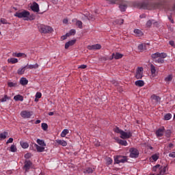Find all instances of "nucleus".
<instances>
[{"mask_svg":"<svg viewBox=\"0 0 175 175\" xmlns=\"http://www.w3.org/2000/svg\"><path fill=\"white\" fill-rule=\"evenodd\" d=\"M113 131L116 133H120L121 139H129L130 137H132V132L131 131L125 132L118 127L115 128Z\"/></svg>","mask_w":175,"mask_h":175,"instance_id":"1","label":"nucleus"},{"mask_svg":"<svg viewBox=\"0 0 175 175\" xmlns=\"http://www.w3.org/2000/svg\"><path fill=\"white\" fill-rule=\"evenodd\" d=\"M38 29L41 33H51V32L54 31L53 27L44 25H40L38 27Z\"/></svg>","mask_w":175,"mask_h":175,"instance_id":"2","label":"nucleus"},{"mask_svg":"<svg viewBox=\"0 0 175 175\" xmlns=\"http://www.w3.org/2000/svg\"><path fill=\"white\" fill-rule=\"evenodd\" d=\"M29 12L24 10L21 12H16L14 14V17H18V18H24V20L28 21L29 18Z\"/></svg>","mask_w":175,"mask_h":175,"instance_id":"3","label":"nucleus"},{"mask_svg":"<svg viewBox=\"0 0 175 175\" xmlns=\"http://www.w3.org/2000/svg\"><path fill=\"white\" fill-rule=\"evenodd\" d=\"M115 163H125V162H128V157L118 155L114 157Z\"/></svg>","mask_w":175,"mask_h":175,"instance_id":"4","label":"nucleus"},{"mask_svg":"<svg viewBox=\"0 0 175 175\" xmlns=\"http://www.w3.org/2000/svg\"><path fill=\"white\" fill-rule=\"evenodd\" d=\"M138 8H139V9H146L148 10H151V9H155L157 7H153L152 4L151 3L144 2L139 3L138 4Z\"/></svg>","mask_w":175,"mask_h":175,"instance_id":"5","label":"nucleus"},{"mask_svg":"<svg viewBox=\"0 0 175 175\" xmlns=\"http://www.w3.org/2000/svg\"><path fill=\"white\" fill-rule=\"evenodd\" d=\"M129 157L130 158H139V150L135 148H131L129 149Z\"/></svg>","mask_w":175,"mask_h":175,"instance_id":"6","label":"nucleus"},{"mask_svg":"<svg viewBox=\"0 0 175 175\" xmlns=\"http://www.w3.org/2000/svg\"><path fill=\"white\" fill-rule=\"evenodd\" d=\"M143 70H144L143 67H138L137 68L136 72H135V77L137 79L140 80L143 78Z\"/></svg>","mask_w":175,"mask_h":175,"instance_id":"7","label":"nucleus"},{"mask_svg":"<svg viewBox=\"0 0 175 175\" xmlns=\"http://www.w3.org/2000/svg\"><path fill=\"white\" fill-rule=\"evenodd\" d=\"M32 116H33V111L25 110L21 112V116L22 117V118H31Z\"/></svg>","mask_w":175,"mask_h":175,"instance_id":"8","label":"nucleus"},{"mask_svg":"<svg viewBox=\"0 0 175 175\" xmlns=\"http://www.w3.org/2000/svg\"><path fill=\"white\" fill-rule=\"evenodd\" d=\"M32 167V162L31 161H25L23 169L25 172H29V169Z\"/></svg>","mask_w":175,"mask_h":175,"instance_id":"9","label":"nucleus"},{"mask_svg":"<svg viewBox=\"0 0 175 175\" xmlns=\"http://www.w3.org/2000/svg\"><path fill=\"white\" fill-rule=\"evenodd\" d=\"M102 49V45L100 44H96L93 45L88 46V50H100Z\"/></svg>","mask_w":175,"mask_h":175,"instance_id":"10","label":"nucleus"},{"mask_svg":"<svg viewBox=\"0 0 175 175\" xmlns=\"http://www.w3.org/2000/svg\"><path fill=\"white\" fill-rule=\"evenodd\" d=\"M163 133H165V127L160 128L156 131V135L157 137H162L163 136Z\"/></svg>","mask_w":175,"mask_h":175,"instance_id":"11","label":"nucleus"},{"mask_svg":"<svg viewBox=\"0 0 175 175\" xmlns=\"http://www.w3.org/2000/svg\"><path fill=\"white\" fill-rule=\"evenodd\" d=\"M31 9L33 12H35L36 13H39V4L36 2H33L32 5L31 6Z\"/></svg>","mask_w":175,"mask_h":175,"instance_id":"12","label":"nucleus"},{"mask_svg":"<svg viewBox=\"0 0 175 175\" xmlns=\"http://www.w3.org/2000/svg\"><path fill=\"white\" fill-rule=\"evenodd\" d=\"M166 170H167V166L159 167L158 175L166 174Z\"/></svg>","mask_w":175,"mask_h":175,"instance_id":"13","label":"nucleus"},{"mask_svg":"<svg viewBox=\"0 0 175 175\" xmlns=\"http://www.w3.org/2000/svg\"><path fill=\"white\" fill-rule=\"evenodd\" d=\"M149 159L150 162H157V161L159 159V153H156L154 154H152Z\"/></svg>","mask_w":175,"mask_h":175,"instance_id":"14","label":"nucleus"},{"mask_svg":"<svg viewBox=\"0 0 175 175\" xmlns=\"http://www.w3.org/2000/svg\"><path fill=\"white\" fill-rule=\"evenodd\" d=\"M150 72L152 77H155V76H157V68H155V66H154V64H150Z\"/></svg>","mask_w":175,"mask_h":175,"instance_id":"15","label":"nucleus"},{"mask_svg":"<svg viewBox=\"0 0 175 175\" xmlns=\"http://www.w3.org/2000/svg\"><path fill=\"white\" fill-rule=\"evenodd\" d=\"M76 43V40H71L65 44V49L68 50L70 46H73Z\"/></svg>","mask_w":175,"mask_h":175,"instance_id":"16","label":"nucleus"},{"mask_svg":"<svg viewBox=\"0 0 175 175\" xmlns=\"http://www.w3.org/2000/svg\"><path fill=\"white\" fill-rule=\"evenodd\" d=\"M12 57H17L18 58L23 57V58H27V55L23 53H13Z\"/></svg>","mask_w":175,"mask_h":175,"instance_id":"17","label":"nucleus"},{"mask_svg":"<svg viewBox=\"0 0 175 175\" xmlns=\"http://www.w3.org/2000/svg\"><path fill=\"white\" fill-rule=\"evenodd\" d=\"M55 142L57 144H60V146H62L63 147H66V146H68V143L65 140L56 139Z\"/></svg>","mask_w":175,"mask_h":175,"instance_id":"18","label":"nucleus"},{"mask_svg":"<svg viewBox=\"0 0 175 175\" xmlns=\"http://www.w3.org/2000/svg\"><path fill=\"white\" fill-rule=\"evenodd\" d=\"M122 57H124V55H122L120 53H116L112 54V57L114 58L115 59H121V58Z\"/></svg>","mask_w":175,"mask_h":175,"instance_id":"19","label":"nucleus"},{"mask_svg":"<svg viewBox=\"0 0 175 175\" xmlns=\"http://www.w3.org/2000/svg\"><path fill=\"white\" fill-rule=\"evenodd\" d=\"M138 50L141 52L144 51V50H147V44H140L138 45Z\"/></svg>","mask_w":175,"mask_h":175,"instance_id":"20","label":"nucleus"},{"mask_svg":"<svg viewBox=\"0 0 175 175\" xmlns=\"http://www.w3.org/2000/svg\"><path fill=\"white\" fill-rule=\"evenodd\" d=\"M39 68V64H27L26 66V69H38Z\"/></svg>","mask_w":175,"mask_h":175,"instance_id":"21","label":"nucleus"},{"mask_svg":"<svg viewBox=\"0 0 175 175\" xmlns=\"http://www.w3.org/2000/svg\"><path fill=\"white\" fill-rule=\"evenodd\" d=\"M126 3H122L119 5L121 12H125V10H126Z\"/></svg>","mask_w":175,"mask_h":175,"instance_id":"22","label":"nucleus"},{"mask_svg":"<svg viewBox=\"0 0 175 175\" xmlns=\"http://www.w3.org/2000/svg\"><path fill=\"white\" fill-rule=\"evenodd\" d=\"M8 64H17L18 62V59L17 58L11 57L8 59Z\"/></svg>","mask_w":175,"mask_h":175,"instance_id":"23","label":"nucleus"},{"mask_svg":"<svg viewBox=\"0 0 175 175\" xmlns=\"http://www.w3.org/2000/svg\"><path fill=\"white\" fill-rule=\"evenodd\" d=\"M19 83L21 84V85H27V84H28V79H26L25 77H22L20 79Z\"/></svg>","mask_w":175,"mask_h":175,"instance_id":"24","label":"nucleus"},{"mask_svg":"<svg viewBox=\"0 0 175 175\" xmlns=\"http://www.w3.org/2000/svg\"><path fill=\"white\" fill-rule=\"evenodd\" d=\"M14 99L16 101H18L20 100L21 102H23L24 100V97H23V96L18 94L16 95L15 96H14Z\"/></svg>","mask_w":175,"mask_h":175,"instance_id":"25","label":"nucleus"},{"mask_svg":"<svg viewBox=\"0 0 175 175\" xmlns=\"http://www.w3.org/2000/svg\"><path fill=\"white\" fill-rule=\"evenodd\" d=\"M35 146L38 152H43L44 151V146H40L36 144H35Z\"/></svg>","mask_w":175,"mask_h":175,"instance_id":"26","label":"nucleus"},{"mask_svg":"<svg viewBox=\"0 0 175 175\" xmlns=\"http://www.w3.org/2000/svg\"><path fill=\"white\" fill-rule=\"evenodd\" d=\"M135 84L137 87H143L144 86V81H142V80L136 81Z\"/></svg>","mask_w":175,"mask_h":175,"instance_id":"27","label":"nucleus"},{"mask_svg":"<svg viewBox=\"0 0 175 175\" xmlns=\"http://www.w3.org/2000/svg\"><path fill=\"white\" fill-rule=\"evenodd\" d=\"M25 69H27L26 66L23 68H18L17 71L18 75H24V73L25 72Z\"/></svg>","mask_w":175,"mask_h":175,"instance_id":"28","label":"nucleus"},{"mask_svg":"<svg viewBox=\"0 0 175 175\" xmlns=\"http://www.w3.org/2000/svg\"><path fill=\"white\" fill-rule=\"evenodd\" d=\"M20 144L22 147V148H28L29 147V144H28L27 142H21Z\"/></svg>","mask_w":175,"mask_h":175,"instance_id":"29","label":"nucleus"},{"mask_svg":"<svg viewBox=\"0 0 175 175\" xmlns=\"http://www.w3.org/2000/svg\"><path fill=\"white\" fill-rule=\"evenodd\" d=\"M154 62L156 64H163V62H165V59L162 57H157V59L154 60Z\"/></svg>","mask_w":175,"mask_h":175,"instance_id":"30","label":"nucleus"},{"mask_svg":"<svg viewBox=\"0 0 175 175\" xmlns=\"http://www.w3.org/2000/svg\"><path fill=\"white\" fill-rule=\"evenodd\" d=\"M8 86L10 88H13V87H17V82H8Z\"/></svg>","mask_w":175,"mask_h":175,"instance_id":"31","label":"nucleus"},{"mask_svg":"<svg viewBox=\"0 0 175 175\" xmlns=\"http://www.w3.org/2000/svg\"><path fill=\"white\" fill-rule=\"evenodd\" d=\"M134 33H135L137 36H143V32L137 29L134 30Z\"/></svg>","mask_w":175,"mask_h":175,"instance_id":"32","label":"nucleus"},{"mask_svg":"<svg viewBox=\"0 0 175 175\" xmlns=\"http://www.w3.org/2000/svg\"><path fill=\"white\" fill-rule=\"evenodd\" d=\"M37 143L39 144V146H41L42 147H46V144L44 143V141L38 139H37Z\"/></svg>","mask_w":175,"mask_h":175,"instance_id":"33","label":"nucleus"},{"mask_svg":"<svg viewBox=\"0 0 175 175\" xmlns=\"http://www.w3.org/2000/svg\"><path fill=\"white\" fill-rule=\"evenodd\" d=\"M165 81H166V83H169V81H172V80H173V75H169L168 76H167L165 78Z\"/></svg>","mask_w":175,"mask_h":175,"instance_id":"34","label":"nucleus"},{"mask_svg":"<svg viewBox=\"0 0 175 175\" xmlns=\"http://www.w3.org/2000/svg\"><path fill=\"white\" fill-rule=\"evenodd\" d=\"M151 98L153 99V100H156V102H159V100H161V97H159L155 94H152L151 96Z\"/></svg>","mask_w":175,"mask_h":175,"instance_id":"35","label":"nucleus"},{"mask_svg":"<svg viewBox=\"0 0 175 175\" xmlns=\"http://www.w3.org/2000/svg\"><path fill=\"white\" fill-rule=\"evenodd\" d=\"M118 143L121 144V146H128V142L125 140L118 139Z\"/></svg>","mask_w":175,"mask_h":175,"instance_id":"36","label":"nucleus"},{"mask_svg":"<svg viewBox=\"0 0 175 175\" xmlns=\"http://www.w3.org/2000/svg\"><path fill=\"white\" fill-rule=\"evenodd\" d=\"M170 118H172V113H167L163 117V120L165 121H169V120H170Z\"/></svg>","mask_w":175,"mask_h":175,"instance_id":"37","label":"nucleus"},{"mask_svg":"<svg viewBox=\"0 0 175 175\" xmlns=\"http://www.w3.org/2000/svg\"><path fill=\"white\" fill-rule=\"evenodd\" d=\"M93 172H94V170L91 167L86 168V170L83 172V173L88 174H90Z\"/></svg>","mask_w":175,"mask_h":175,"instance_id":"38","label":"nucleus"},{"mask_svg":"<svg viewBox=\"0 0 175 175\" xmlns=\"http://www.w3.org/2000/svg\"><path fill=\"white\" fill-rule=\"evenodd\" d=\"M68 133H69V130L64 129V130H63V131L61 133V137H65V136H66V135H68Z\"/></svg>","mask_w":175,"mask_h":175,"instance_id":"39","label":"nucleus"},{"mask_svg":"<svg viewBox=\"0 0 175 175\" xmlns=\"http://www.w3.org/2000/svg\"><path fill=\"white\" fill-rule=\"evenodd\" d=\"M41 126L43 131H47V129H49V125H47V123H42Z\"/></svg>","mask_w":175,"mask_h":175,"instance_id":"40","label":"nucleus"},{"mask_svg":"<svg viewBox=\"0 0 175 175\" xmlns=\"http://www.w3.org/2000/svg\"><path fill=\"white\" fill-rule=\"evenodd\" d=\"M76 25L81 29L83 28V22H81V21H77L76 23Z\"/></svg>","mask_w":175,"mask_h":175,"instance_id":"41","label":"nucleus"},{"mask_svg":"<svg viewBox=\"0 0 175 175\" xmlns=\"http://www.w3.org/2000/svg\"><path fill=\"white\" fill-rule=\"evenodd\" d=\"M10 151H11V152H16V151H17V148L15 146L14 144L11 146Z\"/></svg>","mask_w":175,"mask_h":175,"instance_id":"42","label":"nucleus"},{"mask_svg":"<svg viewBox=\"0 0 175 175\" xmlns=\"http://www.w3.org/2000/svg\"><path fill=\"white\" fill-rule=\"evenodd\" d=\"M7 100H9V97L7 95H5L4 97L0 99V102H6Z\"/></svg>","mask_w":175,"mask_h":175,"instance_id":"43","label":"nucleus"},{"mask_svg":"<svg viewBox=\"0 0 175 175\" xmlns=\"http://www.w3.org/2000/svg\"><path fill=\"white\" fill-rule=\"evenodd\" d=\"M106 162H107V164L111 165L113 163V159H111V158L110 157H107Z\"/></svg>","mask_w":175,"mask_h":175,"instance_id":"44","label":"nucleus"},{"mask_svg":"<svg viewBox=\"0 0 175 175\" xmlns=\"http://www.w3.org/2000/svg\"><path fill=\"white\" fill-rule=\"evenodd\" d=\"M167 57V55L165 53H159V57L162 58L163 59H164V58H166Z\"/></svg>","mask_w":175,"mask_h":175,"instance_id":"45","label":"nucleus"},{"mask_svg":"<svg viewBox=\"0 0 175 175\" xmlns=\"http://www.w3.org/2000/svg\"><path fill=\"white\" fill-rule=\"evenodd\" d=\"M159 167H161V165L158 164L153 167V172H159Z\"/></svg>","mask_w":175,"mask_h":175,"instance_id":"46","label":"nucleus"},{"mask_svg":"<svg viewBox=\"0 0 175 175\" xmlns=\"http://www.w3.org/2000/svg\"><path fill=\"white\" fill-rule=\"evenodd\" d=\"M8 136V132H3L0 134V139H5Z\"/></svg>","mask_w":175,"mask_h":175,"instance_id":"47","label":"nucleus"},{"mask_svg":"<svg viewBox=\"0 0 175 175\" xmlns=\"http://www.w3.org/2000/svg\"><path fill=\"white\" fill-rule=\"evenodd\" d=\"M159 57V53H155L154 54L152 55V58H153V59H157V58Z\"/></svg>","mask_w":175,"mask_h":175,"instance_id":"48","label":"nucleus"},{"mask_svg":"<svg viewBox=\"0 0 175 175\" xmlns=\"http://www.w3.org/2000/svg\"><path fill=\"white\" fill-rule=\"evenodd\" d=\"M68 34H69V36H72V35H75L76 33V30L75 29H71L70 30L69 33H67Z\"/></svg>","mask_w":175,"mask_h":175,"instance_id":"49","label":"nucleus"},{"mask_svg":"<svg viewBox=\"0 0 175 175\" xmlns=\"http://www.w3.org/2000/svg\"><path fill=\"white\" fill-rule=\"evenodd\" d=\"M109 2H110V3H120V0H107Z\"/></svg>","mask_w":175,"mask_h":175,"instance_id":"50","label":"nucleus"},{"mask_svg":"<svg viewBox=\"0 0 175 175\" xmlns=\"http://www.w3.org/2000/svg\"><path fill=\"white\" fill-rule=\"evenodd\" d=\"M36 98L38 99H40L42 98V93L40 92H37L36 94Z\"/></svg>","mask_w":175,"mask_h":175,"instance_id":"51","label":"nucleus"},{"mask_svg":"<svg viewBox=\"0 0 175 175\" xmlns=\"http://www.w3.org/2000/svg\"><path fill=\"white\" fill-rule=\"evenodd\" d=\"M117 24H119V25H121L122 24H124V19H119L116 21Z\"/></svg>","mask_w":175,"mask_h":175,"instance_id":"52","label":"nucleus"},{"mask_svg":"<svg viewBox=\"0 0 175 175\" xmlns=\"http://www.w3.org/2000/svg\"><path fill=\"white\" fill-rule=\"evenodd\" d=\"M151 25H152V21L151 20L148 21V22L146 23V27H151Z\"/></svg>","mask_w":175,"mask_h":175,"instance_id":"53","label":"nucleus"},{"mask_svg":"<svg viewBox=\"0 0 175 175\" xmlns=\"http://www.w3.org/2000/svg\"><path fill=\"white\" fill-rule=\"evenodd\" d=\"M31 157H32V154L31 153H27L25 154V158H26V159H29Z\"/></svg>","mask_w":175,"mask_h":175,"instance_id":"54","label":"nucleus"},{"mask_svg":"<svg viewBox=\"0 0 175 175\" xmlns=\"http://www.w3.org/2000/svg\"><path fill=\"white\" fill-rule=\"evenodd\" d=\"M68 38H69V34H68V33H66L65 36H62L61 39H62V40H65V39H67Z\"/></svg>","mask_w":175,"mask_h":175,"instance_id":"55","label":"nucleus"},{"mask_svg":"<svg viewBox=\"0 0 175 175\" xmlns=\"http://www.w3.org/2000/svg\"><path fill=\"white\" fill-rule=\"evenodd\" d=\"M170 135H172V132H170V130H167L165 133L166 137H170Z\"/></svg>","mask_w":175,"mask_h":175,"instance_id":"56","label":"nucleus"},{"mask_svg":"<svg viewBox=\"0 0 175 175\" xmlns=\"http://www.w3.org/2000/svg\"><path fill=\"white\" fill-rule=\"evenodd\" d=\"M87 68V65L85 64H82L79 66H78V69H85Z\"/></svg>","mask_w":175,"mask_h":175,"instance_id":"57","label":"nucleus"},{"mask_svg":"<svg viewBox=\"0 0 175 175\" xmlns=\"http://www.w3.org/2000/svg\"><path fill=\"white\" fill-rule=\"evenodd\" d=\"M169 157H170L171 158H175V152L170 153Z\"/></svg>","mask_w":175,"mask_h":175,"instance_id":"58","label":"nucleus"},{"mask_svg":"<svg viewBox=\"0 0 175 175\" xmlns=\"http://www.w3.org/2000/svg\"><path fill=\"white\" fill-rule=\"evenodd\" d=\"M169 44H170V46H172V47H175V43L174 41H170Z\"/></svg>","mask_w":175,"mask_h":175,"instance_id":"59","label":"nucleus"},{"mask_svg":"<svg viewBox=\"0 0 175 175\" xmlns=\"http://www.w3.org/2000/svg\"><path fill=\"white\" fill-rule=\"evenodd\" d=\"M9 143H13V138H9V139L7 141L6 144H9Z\"/></svg>","mask_w":175,"mask_h":175,"instance_id":"60","label":"nucleus"},{"mask_svg":"<svg viewBox=\"0 0 175 175\" xmlns=\"http://www.w3.org/2000/svg\"><path fill=\"white\" fill-rule=\"evenodd\" d=\"M1 23L2 24H6V20L5 18H1Z\"/></svg>","mask_w":175,"mask_h":175,"instance_id":"61","label":"nucleus"},{"mask_svg":"<svg viewBox=\"0 0 175 175\" xmlns=\"http://www.w3.org/2000/svg\"><path fill=\"white\" fill-rule=\"evenodd\" d=\"M173 146H174L173 144H169L168 147L170 150H172V148H173Z\"/></svg>","mask_w":175,"mask_h":175,"instance_id":"62","label":"nucleus"},{"mask_svg":"<svg viewBox=\"0 0 175 175\" xmlns=\"http://www.w3.org/2000/svg\"><path fill=\"white\" fill-rule=\"evenodd\" d=\"M140 18H146V14H142V15L139 16Z\"/></svg>","mask_w":175,"mask_h":175,"instance_id":"63","label":"nucleus"},{"mask_svg":"<svg viewBox=\"0 0 175 175\" xmlns=\"http://www.w3.org/2000/svg\"><path fill=\"white\" fill-rule=\"evenodd\" d=\"M63 23H64V24H68V19H64L63 20Z\"/></svg>","mask_w":175,"mask_h":175,"instance_id":"64","label":"nucleus"}]
</instances>
